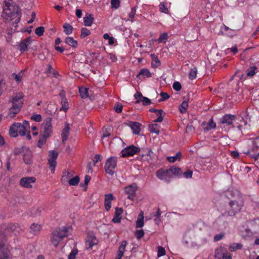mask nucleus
Segmentation results:
<instances>
[{
	"label": "nucleus",
	"instance_id": "1",
	"mask_svg": "<svg viewBox=\"0 0 259 259\" xmlns=\"http://www.w3.org/2000/svg\"><path fill=\"white\" fill-rule=\"evenodd\" d=\"M4 3L1 16L6 22L10 23L9 26L12 25L11 29L7 30V34L11 35L17 30V24L20 20V10L13 0H5Z\"/></svg>",
	"mask_w": 259,
	"mask_h": 259
},
{
	"label": "nucleus",
	"instance_id": "2",
	"mask_svg": "<svg viewBox=\"0 0 259 259\" xmlns=\"http://www.w3.org/2000/svg\"><path fill=\"white\" fill-rule=\"evenodd\" d=\"M244 203L243 199L239 197L236 199L231 200L229 202L230 209L225 212L224 215L234 216L241 210Z\"/></svg>",
	"mask_w": 259,
	"mask_h": 259
},
{
	"label": "nucleus",
	"instance_id": "3",
	"mask_svg": "<svg viewBox=\"0 0 259 259\" xmlns=\"http://www.w3.org/2000/svg\"><path fill=\"white\" fill-rule=\"evenodd\" d=\"M67 229L65 227L54 231L52 233L51 237V241L52 245L57 247L62 239L67 236Z\"/></svg>",
	"mask_w": 259,
	"mask_h": 259
},
{
	"label": "nucleus",
	"instance_id": "4",
	"mask_svg": "<svg viewBox=\"0 0 259 259\" xmlns=\"http://www.w3.org/2000/svg\"><path fill=\"white\" fill-rule=\"evenodd\" d=\"M236 119V117L234 115L226 114L220 118L218 124L221 127H225L226 126L235 127L234 123Z\"/></svg>",
	"mask_w": 259,
	"mask_h": 259
},
{
	"label": "nucleus",
	"instance_id": "5",
	"mask_svg": "<svg viewBox=\"0 0 259 259\" xmlns=\"http://www.w3.org/2000/svg\"><path fill=\"white\" fill-rule=\"evenodd\" d=\"M52 119L51 117L46 118L43 121L41 129V135L49 137L52 132Z\"/></svg>",
	"mask_w": 259,
	"mask_h": 259
},
{
	"label": "nucleus",
	"instance_id": "6",
	"mask_svg": "<svg viewBox=\"0 0 259 259\" xmlns=\"http://www.w3.org/2000/svg\"><path fill=\"white\" fill-rule=\"evenodd\" d=\"M253 146L248 151L249 156L257 160L259 158V137L256 138L253 141Z\"/></svg>",
	"mask_w": 259,
	"mask_h": 259
},
{
	"label": "nucleus",
	"instance_id": "7",
	"mask_svg": "<svg viewBox=\"0 0 259 259\" xmlns=\"http://www.w3.org/2000/svg\"><path fill=\"white\" fill-rule=\"evenodd\" d=\"M117 165V157H111L107 159L105 165V169L107 173L113 175L114 169Z\"/></svg>",
	"mask_w": 259,
	"mask_h": 259
},
{
	"label": "nucleus",
	"instance_id": "8",
	"mask_svg": "<svg viewBox=\"0 0 259 259\" xmlns=\"http://www.w3.org/2000/svg\"><path fill=\"white\" fill-rule=\"evenodd\" d=\"M23 231V229L18 224H9L6 229V233L10 235H17Z\"/></svg>",
	"mask_w": 259,
	"mask_h": 259
},
{
	"label": "nucleus",
	"instance_id": "9",
	"mask_svg": "<svg viewBox=\"0 0 259 259\" xmlns=\"http://www.w3.org/2000/svg\"><path fill=\"white\" fill-rule=\"evenodd\" d=\"M58 156L57 152L54 150H51L49 152L48 161L50 168L52 173L54 172L57 165L56 159Z\"/></svg>",
	"mask_w": 259,
	"mask_h": 259
},
{
	"label": "nucleus",
	"instance_id": "10",
	"mask_svg": "<svg viewBox=\"0 0 259 259\" xmlns=\"http://www.w3.org/2000/svg\"><path fill=\"white\" fill-rule=\"evenodd\" d=\"M138 189L137 184L135 183L132 184L124 188L125 193L128 195L127 198L131 200H134L136 196V192Z\"/></svg>",
	"mask_w": 259,
	"mask_h": 259
},
{
	"label": "nucleus",
	"instance_id": "11",
	"mask_svg": "<svg viewBox=\"0 0 259 259\" xmlns=\"http://www.w3.org/2000/svg\"><path fill=\"white\" fill-rule=\"evenodd\" d=\"M169 169H160L157 171V177L161 180L169 182L171 178Z\"/></svg>",
	"mask_w": 259,
	"mask_h": 259
},
{
	"label": "nucleus",
	"instance_id": "12",
	"mask_svg": "<svg viewBox=\"0 0 259 259\" xmlns=\"http://www.w3.org/2000/svg\"><path fill=\"white\" fill-rule=\"evenodd\" d=\"M24 95L22 92H19L12 96L11 100L9 102L11 103L13 105H17L22 107L23 104Z\"/></svg>",
	"mask_w": 259,
	"mask_h": 259
},
{
	"label": "nucleus",
	"instance_id": "13",
	"mask_svg": "<svg viewBox=\"0 0 259 259\" xmlns=\"http://www.w3.org/2000/svg\"><path fill=\"white\" fill-rule=\"evenodd\" d=\"M140 151L139 148L132 145L122 150L121 152L122 157H128L133 156L135 154L137 153Z\"/></svg>",
	"mask_w": 259,
	"mask_h": 259
},
{
	"label": "nucleus",
	"instance_id": "14",
	"mask_svg": "<svg viewBox=\"0 0 259 259\" xmlns=\"http://www.w3.org/2000/svg\"><path fill=\"white\" fill-rule=\"evenodd\" d=\"M36 181V179L33 177H27L22 178L20 181V185L24 188H30L32 187Z\"/></svg>",
	"mask_w": 259,
	"mask_h": 259
},
{
	"label": "nucleus",
	"instance_id": "15",
	"mask_svg": "<svg viewBox=\"0 0 259 259\" xmlns=\"http://www.w3.org/2000/svg\"><path fill=\"white\" fill-rule=\"evenodd\" d=\"M0 259H12L9 247L4 243H0Z\"/></svg>",
	"mask_w": 259,
	"mask_h": 259
},
{
	"label": "nucleus",
	"instance_id": "16",
	"mask_svg": "<svg viewBox=\"0 0 259 259\" xmlns=\"http://www.w3.org/2000/svg\"><path fill=\"white\" fill-rule=\"evenodd\" d=\"M97 238L93 234H88L86 238L85 246L87 249H92L93 247L98 244Z\"/></svg>",
	"mask_w": 259,
	"mask_h": 259
},
{
	"label": "nucleus",
	"instance_id": "17",
	"mask_svg": "<svg viewBox=\"0 0 259 259\" xmlns=\"http://www.w3.org/2000/svg\"><path fill=\"white\" fill-rule=\"evenodd\" d=\"M30 131V126L28 121L25 120L23 123H20L18 133L21 136H24Z\"/></svg>",
	"mask_w": 259,
	"mask_h": 259
},
{
	"label": "nucleus",
	"instance_id": "18",
	"mask_svg": "<svg viewBox=\"0 0 259 259\" xmlns=\"http://www.w3.org/2000/svg\"><path fill=\"white\" fill-rule=\"evenodd\" d=\"M115 199V198L113 196V195L111 194H106L105 195V200H104V206L105 209L107 211L110 210L111 207V202L112 200Z\"/></svg>",
	"mask_w": 259,
	"mask_h": 259
},
{
	"label": "nucleus",
	"instance_id": "19",
	"mask_svg": "<svg viewBox=\"0 0 259 259\" xmlns=\"http://www.w3.org/2000/svg\"><path fill=\"white\" fill-rule=\"evenodd\" d=\"M248 116V115H247L246 113H243L242 116L245 117V116ZM247 117H246L245 118L244 117H241V118H238L237 119L239 120L240 123H237V127L238 128L239 130L241 131L242 128L244 127V128H247V125L248 123L247 121Z\"/></svg>",
	"mask_w": 259,
	"mask_h": 259
},
{
	"label": "nucleus",
	"instance_id": "20",
	"mask_svg": "<svg viewBox=\"0 0 259 259\" xmlns=\"http://www.w3.org/2000/svg\"><path fill=\"white\" fill-rule=\"evenodd\" d=\"M19 127H20L19 122L14 123L10 126L9 133L11 136L16 137L18 136Z\"/></svg>",
	"mask_w": 259,
	"mask_h": 259
},
{
	"label": "nucleus",
	"instance_id": "21",
	"mask_svg": "<svg viewBox=\"0 0 259 259\" xmlns=\"http://www.w3.org/2000/svg\"><path fill=\"white\" fill-rule=\"evenodd\" d=\"M21 108V107L12 105V107L9 108L8 116L11 118L14 117L20 112Z\"/></svg>",
	"mask_w": 259,
	"mask_h": 259
},
{
	"label": "nucleus",
	"instance_id": "22",
	"mask_svg": "<svg viewBox=\"0 0 259 259\" xmlns=\"http://www.w3.org/2000/svg\"><path fill=\"white\" fill-rule=\"evenodd\" d=\"M141 124L137 122H131L130 123V126L134 134L138 135L140 134L141 131Z\"/></svg>",
	"mask_w": 259,
	"mask_h": 259
},
{
	"label": "nucleus",
	"instance_id": "23",
	"mask_svg": "<svg viewBox=\"0 0 259 259\" xmlns=\"http://www.w3.org/2000/svg\"><path fill=\"white\" fill-rule=\"evenodd\" d=\"M31 40L26 38L22 41L19 45V49L21 52H24L27 50L28 46L31 44Z\"/></svg>",
	"mask_w": 259,
	"mask_h": 259
},
{
	"label": "nucleus",
	"instance_id": "24",
	"mask_svg": "<svg viewBox=\"0 0 259 259\" xmlns=\"http://www.w3.org/2000/svg\"><path fill=\"white\" fill-rule=\"evenodd\" d=\"M72 176L71 172L65 170L63 171V174L61 177V182L63 184H66L70 180Z\"/></svg>",
	"mask_w": 259,
	"mask_h": 259
},
{
	"label": "nucleus",
	"instance_id": "25",
	"mask_svg": "<svg viewBox=\"0 0 259 259\" xmlns=\"http://www.w3.org/2000/svg\"><path fill=\"white\" fill-rule=\"evenodd\" d=\"M23 160L27 164H30L32 162V155L30 150H26L23 155Z\"/></svg>",
	"mask_w": 259,
	"mask_h": 259
},
{
	"label": "nucleus",
	"instance_id": "26",
	"mask_svg": "<svg viewBox=\"0 0 259 259\" xmlns=\"http://www.w3.org/2000/svg\"><path fill=\"white\" fill-rule=\"evenodd\" d=\"M94 21V18L92 14H86L83 17L84 25L86 26H91Z\"/></svg>",
	"mask_w": 259,
	"mask_h": 259
},
{
	"label": "nucleus",
	"instance_id": "27",
	"mask_svg": "<svg viewBox=\"0 0 259 259\" xmlns=\"http://www.w3.org/2000/svg\"><path fill=\"white\" fill-rule=\"evenodd\" d=\"M126 241L124 240L121 242V243L119 247L118 251V256L117 259H121L125 251V247L126 245Z\"/></svg>",
	"mask_w": 259,
	"mask_h": 259
},
{
	"label": "nucleus",
	"instance_id": "28",
	"mask_svg": "<svg viewBox=\"0 0 259 259\" xmlns=\"http://www.w3.org/2000/svg\"><path fill=\"white\" fill-rule=\"evenodd\" d=\"M169 169L170 172H171L170 174L171 178H172L174 176H180L183 173V171L181 170V169L178 167L172 166L169 168Z\"/></svg>",
	"mask_w": 259,
	"mask_h": 259
},
{
	"label": "nucleus",
	"instance_id": "29",
	"mask_svg": "<svg viewBox=\"0 0 259 259\" xmlns=\"http://www.w3.org/2000/svg\"><path fill=\"white\" fill-rule=\"evenodd\" d=\"M152 59L151 65L152 67L157 68L160 65V61L158 57L154 54H151L150 55Z\"/></svg>",
	"mask_w": 259,
	"mask_h": 259
},
{
	"label": "nucleus",
	"instance_id": "30",
	"mask_svg": "<svg viewBox=\"0 0 259 259\" xmlns=\"http://www.w3.org/2000/svg\"><path fill=\"white\" fill-rule=\"evenodd\" d=\"M30 232L33 235H36L40 232L41 228L40 225L37 224L33 223L30 226Z\"/></svg>",
	"mask_w": 259,
	"mask_h": 259
},
{
	"label": "nucleus",
	"instance_id": "31",
	"mask_svg": "<svg viewBox=\"0 0 259 259\" xmlns=\"http://www.w3.org/2000/svg\"><path fill=\"white\" fill-rule=\"evenodd\" d=\"M144 213L141 211L136 221V228H141L144 226Z\"/></svg>",
	"mask_w": 259,
	"mask_h": 259
},
{
	"label": "nucleus",
	"instance_id": "32",
	"mask_svg": "<svg viewBox=\"0 0 259 259\" xmlns=\"http://www.w3.org/2000/svg\"><path fill=\"white\" fill-rule=\"evenodd\" d=\"M242 247V245L241 243H232L229 245V249L231 252L241 249Z\"/></svg>",
	"mask_w": 259,
	"mask_h": 259
},
{
	"label": "nucleus",
	"instance_id": "33",
	"mask_svg": "<svg viewBox=\"0 0 259 259\" xmlns=\"http://www.w3.org/2000/svg\"><path fill=\"white\" fill-rule=\"evenodd\" d=\"M142 76L143 77H150L151 76V73H150L149 69L146 68H143L140 70L137 76Z\"/></svg>",
	"mask_w": 259,
	"mask_h": 259
},
{
	"label": "nucleus",
	"instance_id": "34",
	"mask_svg": "<svg viewBox=\"0 0 259 259\" xmlns=\"http://www.w3.org/2000/svg\"><path fill=\"white\" fill-rule=\"evenodd\" d=\"M66 44L73 48H76L77 46V42L72 37H67L65 40Z\"/></svg>",
	"mask_w": 259,
	"mask_h": 259
},
{
	"label": "nucleus",
	"instance_id": "35",
	"mask_svg": "<svg viewBox=\"0 0 259 259\" xmlns=\"http://www.w3.org/2000/svg\"><path fill=\"white\" fill-rule=\"evenodd\" d=\"M69 124H66L65 127L63 129L62 132V138L63 142L65 141L69 135Z\"/></svg>",
	"mask_w": 259,
	"mask_h": 259
},
{
	"label": "nucleus",
	"instance_id": "36",
	"mask_svg": "<svg viewBox=\"0 0 259 259\" xmlns=\"http://www.w3.org/2000/svg\"><path fill=\"white\" fill-rule=\"evenodd\" d=\"M160 126L156 123H152L149 126V128L151 133L158 135L159 133Z\"/></svg>",
	"mask_w": 259,
	"mask_h": 259
},
{
	"label": "nucleus",
	"instance_id": "37",
	"mask_svg": "<svg viewBox=\"0 0 259 259\" xmlns=\"http://www.w3.org/2000/svg\"><path fill=\"white\" fill-rule=\"evenodd\" d=\"M64 29V32L67 35H69L72 33L73 30V27L69 23H65L63 26Z\"/></svg>",
	"mask_w": 259,
	"mask_h": 259
},
{
	"label": "nucleus",
	"instance_id": "38",
	"mask_svg": "<svg viewBox=\"0 0 259 259\" xmlns=\"http://www.w3.org/2000/svg\"><path fill=\"white\" fill-rule=\"evenodd\" d=\"M182 156V154L180 152L177 153L176 155L174 156H169L167 157V159L170 162H174L177 160H179Z\"/></svg>",
	"mask_w": 259,
	"mask_h": 259
},
{
	"label": "nucleus",
	"instance_id": "39",
	"mask_svg": "<svg viewBox=\"0 0 259 259\" xmlns=\"http://www.w3.org/2000/svg\"><path fill=\"white\" fill-rule=\"evenodd\" d=\"M61 105H62V106L60 110L61 111L63 110V111L66 112L69 108L68 103L66 98H62V99L61 100Z\"/></svg>",
	"mask_w": 259,
	"mask_h": 259
},
{
	"label": "nucleus",
	"instance_id": "40",
	"mask_svg": "<svg viewBox=\"0 0 259 259\" xmlns=\"http://www.w3.org/2000/svg\"><path fill=\"white\" fill-rule=\"evenodd\" d=\"M158 118L154 120L155 122H160L163 120V115H164V113L163 111L161 109L159 110L157 113H156Z\"/></svg>",
	"mask_w": 259,
	"mask_h": 259
},
{
	"label": "nucleus",
	"instance_id": "41",
	"mask_svg": "<svg viewBox=\"0 0 259 259\" xmlns=\"http://www.w3.org/2000/svg\"><path fill=\"white\" fill-rule=\"evenodd\" d=\"M168 39V34L166 32H164L160 34L159 37L156 40L158 43L164 42Z\"/></svg>",
	"mask_w": 259,
	"mask_h": 259
},
{
	"label": "nucleus",
	"instance_id": "42",
	"mask_svg": "<svg viewBox=\"0 0 259 259\" xmlns=\"http://www.w3.org/2000/svg\"><path fill=\"white\" fill-rule=\"evenodd\" d=\"M188 107V103L187 101H184L181 104L179 110L181 113H185L186 112Z\"/></svg>",
	"mask_w": 259,
	"mask_h": 259
},
{
	"label": "nucleus",
	"instance_id": "43",
	"mask_svg": "<svg viewBox=\"0 0 259 259\" xmlns=\"http://www.w3.org/2000/svg\"><path fill=\"white\" fill-rule=\"evenodd\" d=\"M24 75V71L22 70L18 74L13 73L12 76L16 80L17 82H19L21 81L22 77Z\"/></svg>",
	"mask_w": 259,
	"mask_h": 259
},
{
	"label": "nucleus",
	"instance_id": "44",
	"mask_svg": "<svg viewBox=\"0 0 259 259\" xmlns=\"http://www.w3.org/2000/svg\"><path fill=\"white\" fill-rule=\"evenodd\" d=\"M79 182V178L78 176H76L75 177L71 178L70 180L68 182V183L70 186H76Z\"/></svg>",
	"mask_w": 259,
	"mask_h": 259
},
{
	"label": "nucleus",
	"instance_id": "45",
	"mask_svg": "<svg viewBox=\"0 0 259 259\" xmlns=\"http://www.w3.org/2000/svg\"><path fill=\"white\" fill-rule=\"evenodd\" d=\"M197 70L196 67H193L191 69L189 73V78L191 80H193L196 78L197 75Z\"/></svg>",
	"mask_w": 259,
	"mask_h": 259
},
{
	"label": "nucleus",
	"instance_id": "46",
	"mask_svg": "<svg viewBox=\"0 0 259 259\" xmlns=\"http://www.w3.org/2000/svg\"><path fill=\"white\" fill-rule=\"evenodd\" d=\"M226 254V253L224 252L223 248L222 247L217 248L215 250V257L218 258H223V255Z\"/></svg>",
	"mask_w": 259,
	"mask_h": 259
},
{
	"label": "nucleus",
	"instance_id": "47",
	"mask_svg": "<svg viewBox=\"0 0 259 259\" xmlns=\"http://www.w3.org/2000/svg\"><path fill=\"white\" fill-rule=\"evenodd\" d=\"M159 10L161 12L168 14V9L167 8L166 4L165 3H161L159 6Z\"/></svg>",
	"mask_w": 259,
	"mask_h": 259
},
{
	"label": "nucleus",
	"instance_id": "48",
	"mask_svg": "<svg viewBox=\"0 0 259 259\" xmlns=\"http://www.w3.org/2000/svg\"><path fill=\"white\" fill-rule=\"evenodd\" d=\"M257 69L256 66H251L246 71V74L248 76L252 77L255 74V70Z\"/></svg>",
	"mask_w": 259,
	"mask_h": 259
},
{
	"label": "nucleus",
	"instance_id": "49",
	"mask_svg": "<svg viewBox=\"0 0 259 259\" xmlns=\"http://www.w3.org/2000/svg\"><path fill=\"white\" fill-rule=\"evenodd\" d=\"M88 89L84 88H79V93L82 98H86L88 97Z\"/></svg>",
	"mask_w": 259,
	"mask_h": 259
},
{
	"label": "nucleus",
	"instance_id": "50",
	"mask_svg": "<svg viewBox=\"0 0 259 259\" xmlns=\"http://www.w3.org/2000/svg\"><path fill=\"white\" fill-rule=\"evenodd\" d=\"M91 34V31L90 30L86 28H82L81 30V38H84L86 36L89 35Z\"/></svg>",
	"mask_w": 259,
	"mask_h": 259
},
{
	"label": "nucleus",
	"instance_id": "51",
	"mask_svg": "<svg viewBox=\"0 0 259 259\" xmlns=\"http://www.w3.org/2000/svg\"><path fill=\"white\" fill-rule=\"evenodd\" d=\"M103 38L105 39H108V44L110 45H112L114 43V38L113 37H111L108 33H105L103 35Z\"/></svg>",
	"mask_w": 259,
	"mask_h": 259
},
{
	"label": "nucleus",
	"instance_id": "52",
	"mask_svg": "<svg viewBox=\"0 0 259 259\" xmlns=\"http://www.w3.org/2000/svg\"><path fill=\"white\" fill-rule=\"evenodd\" d=\"M122 107L123 106L121 103H116L114 109L116 113H119L122 112Z\"/></svg>",
	"mask_w": 259,
	"mask_h": 259
},
{
	"label": "nucleus",
	"instance_id": "53",
	"mask_svg": "<svg viewBox=\"0 0 259 259\" xmlns=\"http://www.w3.org/2000/svg\"><path fill=\"white\" fill-rule=\"evenodd\" d=\"M78 253V250L76 248H73L70 253L69 254L68 259H75V256Z\"/></svg>",
	"mask_w": 259,
	"mask_h": 259
},
{
	"label": "nucleus",
	"instance_id": "54",
	"mask_svg": "<svg viewBox=\"0 0 259 259\" xmlns=\"http://www.w3.org/2000/svg\"><path fill=\"white\" fill-rule=\"evenodd\" d=\"M45 28L42 26L37 27L35 30V33L39 36L42 35L44 32Z\"/></svg>",
	"mask_w": 259,
	"mask_h": 259
},
{
	"label": "nucleus",
	"instance_id": "55",
	"mask_svg": "<svg viewBox=\"0 0 259 259\" xmlns=\"http://www.w3.org/2000/svg\"><path fill=\"white\" fill-rule=\"evenodd\" d=\"M134 97L136 99V103H139L140 102H142L143 98H144L142 95V94L140 92H137L136 94H135Z\"/></svg>",
	"mask_w": 259,
	"mask_h": 259
},
{
	"label": "nucleus",
	"instance_id": "56",
	"mask_svg": "<svg viewBox=\"0 0 259 259\" xmlns=\"http://www.w3.org/2000/svg\"><path fill=\"white\" fill-rule=\"evenodd\" d=\"M48 138V137H46L45 135H41V137L39 138L38 142V146L41 147L46 143Z\"/></svg>",
	"mask_w": 259,
	"mask_h": 259
},
{
	"label": "nucleus",
	"instance_id": "57",
	"mask_svg": "<svg viewBox=\"0 0 259 259\" xmlns=\"http://www.w3.org/2000/svg\"><path fill=\"white\" fill-rule=\"evenodd\" d=\"M111 4L112 8L117 9L120 6V1L119 0H111Z\"/></svg>",
	"mask_w": 259,
	"mask_h": 259
},
{
	"label": "nucleus",
	"instance_id": "58",
	"mask_svg": "<svg viewBox=\"0 0 259 259\" xmlns=\"http://www.w3.org/2000/svg\"><path fill=\"white\" fill-rule=\"evenodd\" d=\"M172 88L175 90L179 91L181 90L182 85L179 82L175 81L172 85Z\"/></svg>",
	"mask_w": 259,
	"mask_h": 259
},
{
	"label": "nucleus",
	"instance_id": "59",
	"mask_svg": "<svg viewBox=\"0 0 259 259\" xmlns=\"http://www.w3.org/2000/svg\"><path fill=\"white\" fill-rule=\"evenodd\" d=\"M135 235L137 239H140L144 235V232L143 230H137L135 232Z\"/></svg>",
	"mask_w": 259,
	"mask_h": 259
},
{
	"label": "nucleus",
	"instance_id": "60",
	"mask_svg": "<svg viewBox=\"0 0 259 259\" xmlns=\"http://www.w3.org/2000/svg\"><path fill=\"white\" fill-rule=\"evenodd\" d=\"M165 254V249L163 247H161V246L158 247L157 256L158 257H160V256L164 255Z\"/></svg>",
	"mask_w": 259,
	"mask_h": 259
},
{
	"label": "nucleus",
	"instance_id": "61",
	"mask_svg": "<svg viewBox=\"0 0 259 259\" xmlns=\"http://www.w3.org/2000/svg\"><path fill=\"white\" fill-rule=\"evenodd\" d=\"M31 119L37 122H39L41 120L42 117L40 114H34L31 117Z\"/></svg>",
	"mask_w": 259,
	"mask_h": 259
},
{
	"label": "nucleus",
	"instance_id": "62",
	"mask_svg": "<svg viewBox=\"0 0 259 259\" xmlns=\"http://www.w3.org/2000/svg\"><path fill=\"white\" fill-rule=\"evenodd\" d=\"M184 177L185 178H191L192 176L193 172L191 170H188L187 171H185L184 173H182Z\"/></svg>",
	"mask_w": 259,
	"mask_h": 259
},
{
	"label": "nucleus",
	"instance_id": "63",
	"mask_svg": "<svg viewBox=\"0 0 259 259\" xmlns=\"http://www.w3.org/2000/svg\"><path fill=\"white\" fill-rule=\"evenodd\" d=\"M215 125H216L215 123L213 121V119L211 118L208 123L209 127H207L206 128L207 130H209L211 128H214L215 127Z\"/></svg>",
	"mask_w": 259,
	"mask_h": 259
},
{
	"label": "nucleus",
	"instance_id": "64",
	"mask_svg": "<svg viewBox=\"0 0 259 259\" xmlns=\"http://www.w3.org/2000/svg\"><path fill=\"white\" fill-rule=\"evenodd\" d=\"M142 104L143 105H148L151 103V100L147 97L143 98Z\"/></svg>",
	"mask_w": 259,
	"mask_h": 259
}]
</instances>
